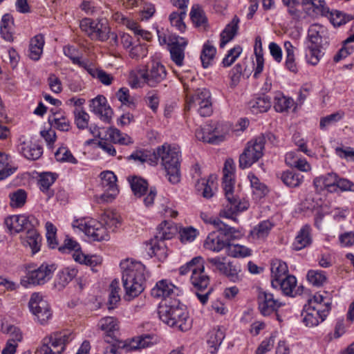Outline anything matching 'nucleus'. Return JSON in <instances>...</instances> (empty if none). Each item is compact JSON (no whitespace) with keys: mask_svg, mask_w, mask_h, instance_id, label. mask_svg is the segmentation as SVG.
<instances>
[{"mask_svg":"<svg viewBox=\"0 0 354 354\" xmlns=\"http://www.w3.org/2000/svg\"><path fill=\"white\" fill-rule=\"evenodd\" d=\"M281 179L288 187H296L301 185L304 176L293 171H286L282 173Z\"/></svg>","mask_w":354,"mask_h":354,"instance_id":"nucleus-52","label":"nucleus"},{"mask_svg":"<svg viewBox=\"0 0 354 354\" xmlns=\"http://www.w3.org/2000/svg\"><path fill=\"white\" fill-rule=\"evenodd\" d=\"M228 241L225 239L223 235L217 232L209 233L203 243V248L205 250L218 253L227 248Z\"/></svg>","mask_w":354,"mask_h":354,"instance_id":"nucleus-26","label":"nucleus"},{"mask_svg":"<svg viewBox=\"0 0 354 354\" xmlns=\"http://www.w3.org/2000/svg\"><path fill=\"white\" fill-rule=\"evenodd\" d=\"M271 283L272 286L279 280L288 274V268L286 262L280 259H274L271 263Z\"/></svg>","mask_w":354,"mask_h":354,"instance_id":"nucleus-33","label":"nucleus"},{"mask_svg":"<svg viewBox=\"0 0 354 354\" xmlns=\"http://www.w3.org/2000/svg\"><path fill=\"white\" fill-rule=\"evenodd\" d=\"M176 290V286L169 280L162 279L156 283L151 294L155 298L166 299L174 295Z\"/></svg>","mask_w":354,"mask_h":354,"instance_id":"nucleus-27","label":"nucleus"},{"mask_svg":"<svg viewBox=\"0 0 354 354\" xmlns=\"http://www.w3.org/2000/svg\"><path fill=\"white\" fill-rule=\"evenodd\" d=\"M278 286L280 287L282 292L286 296L295 297L303 292V286H297V279L292 274H288L279 280L273 287L277 288Z\"/></svg>","mask_w":354,"mask_h":354,"instance_id":"nucleus-24","label":"nucleus"},{"mask_svg":"<svg viewBox=\"0 0 354 354\" xmlns=\"http://www.w3.org/2000/svg\"><path fill=\"white\" fill-rule=\"evenodd\" d=\"M73 339V336L69 332L55 333L43 339L35 354H61Z\"/></svg>","mask_w":354,"mask_h":354,"instance_id":"nucleus-8","label":"nucleus"},{"mask_svg":"<svg viewBox=\"0 0 354 354\" xmlns=\"http://www.w3.org/2000/svg\"><path fill=\"white\" fill-rule=\"evenodd\" d=\"M80 27L92 40L105 41L109 39L108 26L102 20L84 18L80 21Z\"/></svg>","mask_w":354,"mask_h":354,"instance_id":"nucleus-11","label":"nucleus"},{"mask_svg":"<svg viewBox=\"0 0 354 354\" xmlns=\"http://www.w3.org/2000/svg\"><path fill=\"white\" fill-rule=\"evenodd\" d=\"M225 337V328L221 326L213 328L208 333L207 344L214 348L215 352L218 350Z\"/></svg>","mask_w":354,"mask_h":354,"instance_id":"nucleus-39","label":"nucleus"},{"mask_svg":"<svg viewBox=\"0 0 354 354\" xmlns=\"http://www.w3.org/2000/svg\"><path fill=\"white\" fill-rule=\"evenodd\" d=\"M142 7L140 10V17L141 20L147 21L151 19L156 12L155 5L147 0H145L141 3Z\"/></svg>","mask_w":354,"mask_h":354,"instance_id":"nucleus-64","label":"nucleus"},{"mask_svg":"<svg viewBox=\"0 0 354 354\" xmlns=\"http://www.w3.org/2000/svg\"><path fill=\"white\" fill-rule=\"evenodd\" d=\"M187 110L194 109L202 117H208L212 112V104L211 93L206 88H198L195 93L189 96L187 95L186 106Z\"/></svg>","mask_w":354,"mask_h":354,"instance_id":"nucleus-9","label":"nucleus"},{"mask_svg":"<svg viewBox=\"0 0 354 354\" xmlns=\"http://www.w3.org/2000/svg\"><path fill=\"white\" fill-rule=\"evenodd\" d=\"M159 205L160 212L165 217L175 218L178 216V212L174 209V204L168 198H161Z\"/></svg>","mask_w":354,"mask_h":354,"instance_id":"nucleus-60","label":"nucleus"},{"mask_svg":"<svg viewBox=\"0 0 354 354\" xmlns=\"http://www.w3.org/2000/svg\"><path fill=\"white\" fill-rule=\"evenodd\" d=\"M295 104L292 97L285 95L281 91H276L273 97V107L278 113L288 112Z\"/></svg>","mask_w":354,"mask_h":354,"instance_id":"nucleus-32","label":"nucleus"},{"mask_svg":"<svg viewBox=\"0 0 354 354\" xmlns=\"http://www.w3.org/2000/svg\"><path fill=\"white\" fill-rule=\"evenodd\" d=\"M158 315L162 322L178 330L187 331L192 327V321L187 308L178 301L161 304Z\"/></svg>","mask_w":354,"mask_h":354,"instance_id":"nucleus-2","label":"nucleus"},{"mask_svg":"<svg viewBox=\"0 0 354 354\" xmlns=\"http://www.w3.org/2000/svg\"><path fill=\"white\" fill-rule=\"evenodd\" d=\"M192 22L196 26H201L206 24L207 18L203 9L198 5L193 6L190 12Z\"/></svg>","mask_w":354,"mask_h":354,"instance_id":"nucleus-59","label":"nucleus"},{"mask_svg":"<svg viewBox=\"0 0 354 354\" xmlns=\"http://www.w3.org/2000/svg\"><path fill=\"white\" fill-rule=\"evenodd\" d=\"M103 354H120L119 350L127 346L126 343L119 339L110 342H103Z\"/></svg>","mask_w":354,"mask_h":354,"instance_id":"nucleus-58","label":"nucleus"},{"mask_svg":"<svg viewBox=\"0 0 354 354\" xmlns=\"http://www.w3.org/2000/svg\"><path fill=\"white\" fill-rule=\"evenodd\" d=\"M139 75L150 87H156L166 79L167 73L165 66L158 61H151L145 70H140Z\"/></svg>","mask_w":354,"mask_h":354,"instance_id":"nucleus-13","label":"nucleus"},{"mask_svg":"<svg viewBox=\"0 0 354 354\" xmlns=\"http://www.w3.org/2000/svg\"><path fill=\"white\" fill-rule=\"evenodd\" d=\"M28 306L30 312L41 324H46L51 318L50 306L39 292H34L31 295Z\"/></svg>","mask_w":354,"mask_h":354,"instance_id":"nucleus-14","label":"nucleus"},{"mask_svg":"<svg viewBox=\"0 0 354 354\" xmlns=\"http://www.w3.org/2000/svg\"><path fill=\"white\" fill-rule=\"evenodd\" d=\"M310 243V227L307 225L300 230L296 236L292 247L294 250H301Z\"/></svg>","mask_w":354,"mask_h":354,"instance_id":"nucleus-44","label":"nucleus"},{"mask_svg":"<svg viewBox=\"0 0 354 354\" xmlns=\"http://www.w3.org/2000/svg\"><path fill=\"white\" fill-rule=\"evenodd\" d=\"M216 53V48L209 41L203 44L201 53V60L203 68H208L213 64Z\"/></svg>","mask_w":354,"mask_h":354,"instance_id":"nucleus-41","label":"nucleus"},{"mask_svg":"<svg viewBox=\"0 0 354 354\" xmlns=\"http://www.w3.org/2000/svg\"><path fill=\"white\" fill-rule=\"evenodd\" d=\"M148 254L152 257H156L159 261H164L168 255L167 246L164 240L154 239L147 245Z\"/></svg>","mask_w":354,"mask_h":354,"instance_id":"nucleus-28","label":"nucleus"},{"mask_svg":"<svg viewBox=\"0 0 354 354\" xmlns=\"http://www.w3.org/2000/svg\"><path fill=\"white\" fill-rule=\"evenodd\" d=\"M226 254L233 258H244L252 255V250L245 245L228 243Z\"/></svg>","mask_w":354,"mask_h":354,"instance_id":"nucleus-48","label":"nucleus"},{"mask_svg":"<svg viewBox=\"0 0 354 354\" xmlns=\"http://www.w3.org/2000/svg\"><path fill=\"white\" fill-rule=\"evenodd\" d=\"M193 270L190 277V283L195 291H203L209 284V277L205 272L204 259Z\"/></svg>","mask_w":354,"mask_h":354,"instance_id":"nucleus-22","label":"nucleus"},{"mask_svg":"<svg viewBox=\"0 0 354 354\" xmlns=\"http://www.w3.org/2000/svg\"><path fill=\"white\" fill-rule=\"evenodd\" d=\"M323 27L314 24L311 27V65H316L324 57L322 38Z\"/></svg>","mask_w":354,"mask_h":354,"instance_id":"nucleus-17","label":"nucleus"},{"mask_svg":"<svg viewBox=\"0 0 354 354\" xmlns=\"http://www.w3.org/2000/svg\"><path fill=\"white\" fill-rule=\"evenodd\" d=\"M55 156L56 160L59 162H66L72 164L77 163V160L66 147H59L55 152Z\"/></svg>","mask_w":354,"mask_h":354,"instance_id":"nucleus-63","label":"nucleus"},{"mask_svg":"<svg viewBox=\"0 0 354 354\" xmlns=\"http://www.w3.org/2000/svg\"><path fill=\"white\" fill-rule=\"evenodd\" d=\"M48 121L52 127L59 131H67L70 128L69 120L60 113H56L50 116Z\"/></svg>","mask_w":354,"mask_h":354,"instance_id":"nucleus-54","label":"nucleus"},{"mask_svg":"<svg viewBox=\"0 0 354 354\" xmlns=\"http://www.w3.org/2000/svg\"><path fill=\"white\" fill-rule=\"evenodd\" d=\"M311 10L316 17H327L329 14L325 0H311Z\"/></svg>","mask_w":354,"mask_h":354,"instance_id":"nucleus-61","label":"nucleus"},{"mask_svg":"<svg viewBox=\"0 0 354 354\" xmlns=\"http://www.w3.org/2000/svg\"><path fill=\"white\" fill-rule=\"evenodd\" d=\"M154 155L161 158L169 181L172 184L178 183L180 180L181 153L179 147L164 144L157 149Z\"/></svg>","mask_w":354,"mask_h":354,"instance_id":"nucleus-3","label":"nucleus"},{"mask_svg":"<svg viewBox=\"0 0 354 354\" xmlns=\"http://www.w3.org/2000/svg\"><path fill=\"white\" fill-rule=\"evenodd\" d=\"M157 230V238L165 241L172 239L178 232V227L174 222L164 221L158 225Z\"/></svg>","mask_w":354,"mask_h":354,"instance_id":"nucleus-38","label":"nucleus"},{"mask_svg":"<svg viewBox=\"0 0 354 354\" xmlns=\"http://www.w3.org/2000/svg\"><path fill=\"white\" fill-rule=\"evenodd\" d=\"M225 257H215L207 259V262L221 274L226 276L230 281L237 282L239 277L240 268L232 262L226 263Z\"/></svg>","mask_w":354,"mask_h":354,"instance_id":"nucleus-15","label":"nucleus"},{"mask_svg":"<svg viewBox=\"0 0 354 354\" xmlns=\"http://www.w3.org/2000/svg\"><path fill=\"white\" fill-rule=\"evenodd\" d=\"M101 185L104 191H113L112 195H117L118 189L117 187V177L113 171H105L100 174Z\"/></svg>","mask_w":354,"mask_h":354,"instance_id":"nucleus-40","label":"nucleus"},{"mask_svg":"<svg viewBox=\"0 0 354 354\" xmlns=\"http://www.w3.org/2000/svg\"><path fill=\"white\" fill-rule=\"evenodd\" d=\"M240 19L237 16H234L232 21L225 26L221 32L220 47L224 48L225 46L232 41L237 33L239 30V24Z\"/></svg>","mask_w":354,"mask_h":354,"instance_id":"nucleus-31","label":"nucleus"},{"mask_svg":"<svg viewBox=\"0 0 354 354\" xmlns=\"http://www.w3.org/2000/svg\"><path fill=\"white\" fill-rule=\"evenodd\" d=\"M85 70L90 74L93 77L97 79L102 84L106 86L111 84L113 77L105 72L104 71L97 68L90 63L88 64Z\"/></svg>","mask_w":354,"mask_h":354,"instance_id":"nucleus-43","label":"nucleus"},{"mask_svg":"<svg viewBox=\"0 0 354 354\" xmlns=\"http://www.w3.org/2000/svg\"><path fill=\"white\" fill-rule=\"evenodd\" d=\"M77 274V270L74 268H65L59 270L56 276L55 286L58 290L65 288Z\"/></svg>","mask_w":354,"mask_h":354,"instance_id":"nucleus-34","label":"nucleus"},{"mask_svg":"<svg viewBox=\"0 0 354 354\" xmlns=\"http://www.w3.org/2000/svg\"><path fill=\"white\" fill-rule=\"evenodd\" d=\"M102 223L106 227L107 230L110 229L114 231L120 224L119 216L117 212L107 209L101 216Z\"/></svg>","mask_w":354,"mask_h":354,"instance_id":"nucleus-53","label":"nucleus"},{"mask_svg":"<svg viewBox=\"0 0 354 354\" xmlns=\"http://www.w3.org/2000/svg\"><path fill=\"white\" fill-rule=\"evenodd\" d=\"M89 106L90 111L99 116L102 121L107 123L111 122L113 111L104 96L99 95L92 99Z\"/></svg>","mask_w":354,"mask_h":354,"instance_id":"nucleus-20","label":"nucleus"},{"mask_svg":"<svg viewBox=\"0 0 354 354\" xmlns=\"http://www.w3.org/2000/svg\"><path fill=\"white\" fill-rule=\"evenodd\" d=\"M314 302L317 306H311V326H317L319 322H323L326 317L329 310L330 305L328 302L324 301V298L322 295H315L311 298V303Z\"/></svg>","mask_w":354,"mask_h":354,"instance_id":"nucleus-19","label":"nucleus"},{"mask_svg":"<svg viewBox=\"0 0 354 354\" xmlns=\"http://www.w3.org/2000/svg\"><path fill=\"white\" fill-rule=\"evenodd\" d=\"M21 240L24 246L30 248L33 254L40 250L41 236L35 230H29L21 235Z\"/></svg>","mask_w":354,"mask_h":354,"instance_id":"nucleus-29","label":"nucleus"},{"mask_svg":"<svg viewBox=\"0 0 354 354\" xmlns=\"http://www.w3.org/2000/svg\"><path fill=\"white\" fill-rule=\"evenodd\" d=\"M18 151L28 160H37L43 153L42 147L32 142H22L18 146Z\"/></svg>","mask_w":354,"mask_h":354,"instance_id":"nucleus-30","label":"nucleus"},{"mask_svg":"<svg viewBox=\"0 0 354 354\" xmlns=\"http://www.w3.org/2000/svg\"><path fill=\"white\" fill-rule=\"evenodd\" d=\"M187 15V10H181L174 11L169 15V21L172 27L180 32H184L186 29V25L184 19Z\"/></svg>","mask_w":354,"mask_h":354,"instance_id":"nucleus-49","label":"nucleus"},{"mask_svg":"<svg viewBox=\"0 0 354 354\" xmlns=\"http://www.w3.org/2000/svg\"><path fill=\"white\" fill-rule=\"evenodd\" d=\"M336 183L337 174L331 172L315 178L313 181V185L317 193H322L326 191L333 193L336 192Z\"/></svg>","mask_w":354,"mask_h":354,"instance_id":"nucleus-23","label":"nucleus"},{"mask_svg":"<svg viewBox=\"0 0 354 354\" xmlns=\"http://www.w3.org/2000/svg\"><path fill=\"white\" fill-rule=\"evenodd\" d=\"M274 224L269 220L262 221L250 232L249 239L254 243L263 242L270 233Z\"/></svg>","mask_w":354,"mask_h":354,"instance_id":"nucleus-25","label":"nucleus"},{"mask_svg":"<svg viewBox=\"0 0 354 354\" xmlns=\"http://www.w3.org/2000/svg\"><path fill=\"white\" fill-rule=\"evenodd\" d=\"M97 328L102 333L103 342H112L118 339L117 333L119 331V322L114 317H104L97 323Z\"/></svg>","mask_w":354,"mask_h":354,"instance_id":"nucleus-16","label":"nucleus"},{"mask_svg":"<svg viewBox=\"0 0 354 354\" xmlns=\"http://www.w3.org/2000/svg\"><path fill=\"white\" fill-rule=\"evenodd\" d=\"M170 41L169 50L171 60L178 66L183 65L185 49L187 40L182 37H172Z\"/></svg>","mask_w":354,"mask_h":354,"instance_id":"nucleus-21","label":"nucleus"},{"mask_svg":"<svg viewBox=\"0 0 354 354\" xmlns=\"http://www.w3.org/2000/svg\"><path fill=\"white\" fill-rule=\"evenodd\" d=\"M248 179L250 183L252 193L257 198H261L268 193L266 185L261 183L260 180L252 172L248 175Z\"/></svg>","mask_w":354,"mask_h":354,"instance_id":"nucleus-45","label":"nucleus"},{"mask_svg":"<svg viewBox=\"0 0 354 354\" xmlns=\"http://www.w3.org/2000/svg\"><path fill=\"white\" fill-rule=\"evenodd\" d=\"M45 44L44 37L39 34L33 37L30 41L29 57L34 61H38L43 53Z\"/></svg>","mask_w":354,"mask_h":354,"instance_id":"nucleus-36","label":"nucleus"},{"mask_svg":"<svg viewBox=\"0 0 354 354\" xmlns=\"http://www.w3.org/2000/svg\"><path fill=\"white\" fill-rule=\"evenodd\" d=\"M271 104L270 98L267 95H263L250 102V109L255 114L264 113L270 109Z\"/></svg>","mask_w":354,"mask_h":354,"instance_id":"nucleus-50","label":"nucleus"},{"mask_svg":"<svg viewBox=\"0 0 354 354\" xmlns=\"http://www.w3.org/2000/svg\"><path fill=\"white\" fill-rule=\"evenodd\" d=\"M62 253H69L72 255L73 260L80 263L93 268L100 265L102 262V257L97 254H86L82 250L80 243L74 239L66 236L63 245L59 248Z\"/></svg>","mask_w":354,"mask_h":354,"instance_id":"nucleus-6","label":"nucleus"},{"mask_svg":"<svg viewBox=\"0 0 354 354\" xmlns=\"http://www.w3.org/2000/svg\"><path fill=\"white\" fill-rule=\"evenodd\" d=\"M243 48L241 46L236 45L227 51V55L223 59L222 64L225 67L232 65L242 53Z\"/></svg>","mask_w":354,"mask_h":354,"instance_id":"nucleus-62","label":"nucleus"},{"mask_svg":"<svg viewBox=\"0 0 354 354\" xmlns=\"http://www.w3.org/2000/svg\"><path fill=\"white\" fill-rule=\"evenodd\" d=\"M63 51L64 54L71 60L73 64L77 65L78 66L85 69L89 64L86 60H83L81 59L78 55L77 50L74 46H64Z\"/></svg>","mask_w":354,"mask_h":354,"instance_id":"nucleus-55","label":"nucleus"},{"mask_svg":"<svg viewBox=\"0 0 354 354\" xmlns=\"http://www.w3.org/2000/svg\"><path fill=\"white\" fill-rule=\"evenodd\" d=\"M14 19L11 15L5 14L1 20L0 33L3 39L7 41H13Z\"/></svg>","mask_w":354,"mask_h":354,"instance_id":"nucleus-37","label":"nucleus"},{"mask_svg":"<svg viewBox=\"0 0 354 354\" xmlns=\"http://www.w3.org/2000/svg\"><path fill=\"white\" fill-rule=\"evenodd\" d=\"M234 178H223V187L227 204L220 212V216L227 218H233V215L243 212L249 207V203L245 198H240L234 194Z\"/></svg>","mask_w":354,"mask_h":354,"instance_id":"nucleus-4","label":"nucleus"},{"mask_svg":"<svg viewBox=\"0 0 354 354\" xmlns=\"http://www.w3.org/2000/svg\"><path fill=\"white\" fill-rule=\"evenodd\" d=\"M73 229L82 232L93 241H104L109 239L107 228L102 222L91 218H80L72 223Z\"/></svg>","mask_w":354,"mask_h":354,"instance_id":"nucleus-7","label":"nucleus"},{"mask_svg":"<svg viewBox=\"0 0 354 354\" xmlns=\"http://www.w3.org/2000/svg\"><path fill=\"white\" fill-rule=\"evenodd\" d=\"M128 180L136 196L140 198L147 194L148 183L145 179L138 176H131L128 178Z\"/></svg>","mask_w":354,"mask_h":354,"instance_id":"nucleus-46","label":"nucleus"},{"mask_svg":"<svg viewBox=\"0 0 354 354\" xmlns=\"http://www.w3.org/2000/svg\"><path fill=\"white\" fill-rule=\"evenodd\" d=\"M10 206L12 208H21L26 203L27 193L23 189H18L9 194Z\"/></svg>","mask_w":354,"mask_h":354,"instance_id":"nucleus-51","label":"nucleus"},{"mask_svg":"<svg viewBox=\"0 0 354 354\" xmlns=\"http://www.w3.org/2000/svg\"><path fill=\"white\" fill-rule=\"evenodd\" d=\"M55 268L53 265L42 263L33 270H28L26 275L21 279V284L26 288L31 286L44 285L53 277Z\"/></svg>","mask_w":354,"mask_h":354,"instance_id":"nucleus-10","label":"nucleus"},{"mask_svg":"<svg viewBox=\"0 0 354 354\" xmlns=\"http://www.w3.org/2000/svg\"><path fill=\"white\" fill-rule=\"evenodd\" d=\"M35 220L33 216L12 215L5 218L4 223L10 234H16L30 226H33L32 222Z\"/></svg>","mask_w":354,"mask_h":354,"instance_id":"nucleus-18","label":"nucleus"},{"mask_svg":"<svg viewBox=\"0 0 354 354\" xmlns=\"http://www.w3.org/2000/svg\"><path fill=\"white\" fill-rule=\"evenodd\" d=\"M196 189L204 198H209L214 195L216 184L212 180L201 178L197 180Z\"/></svg>","mask_w":354,"mask_h":354,"instance_id":"nucleus-47","label":"nucleus"},{"mask_svg":"<svg viewBox=\"0 0 354 354\" xmlns=\"http://www.w3.org/2000/svg\"><path fill=\"white\" fill-rule=\"evenodd\" d=\"M106 136L115 144L129 145L133 142L132 138L126 133H122L116 128H109Z\"/></svg>","mask_w":354,"mask_h":354,"instance_id":"nucleus-42","label":"nucleus"},{"mask_svg":"<svg viewBox=\"0 0 354 354\" xmlns=\"http://www.w3.org/2000/svg\"><path fill=\"white\" fill-rule=\"evenodd\" d=\"M57 178L55 173L42 172L39 174L38 186L39 189L43 192H47L50 186L55 183Z\"/></svg>","mask_w":354,"mask_h":354,"instance_id":"nucleus-56","label":"nucleus"},{"mask_svg":"<svg viewBox=\"0 0 354 354\" xmlns=\"http://www.w3.org/2000/svg\"><path fill=\"white\" fill-rule=\"evenodd\" d=\"M271 133L260 135L247 142L243 151L239 156V167L246 169L257 162L263 155L266 138L270 139Z\"/></svg>","mask_w":354,"mask_h":354,"instance_id":"nucleus-5","label":"nucleus"},{"mask_svg":"<svg viewBox=\"0 0 354 354\" xmlns=\"http://www.w3.org/2000/svg\"><path fill=\"white\" fill-rule=\"evenodd\" d=\"M180 241L183 243L193 242L198 236L199 232L197 229L192 227H181L178 229Z\"/></svg>","mask_w":354,"mask_h":354,"instance_id":"nucleus-57","label":"nucleus"},{"mask_svg":"<svg viewBox=\"0 0 354 354\" xmlns=\"http://www.w3.org/2000/svg\"><path fill=\"white\" fill-rule=\"evenodd\" d=\"M120 266L125 297L127 299H131L144 290V283L149 277V272L140 261L132 259L122 261Z\"/></svg>","mask_w":354,"mask_h":354,"instance_id":"nucleus-1","label":"nucleus"},{"mask_svg":"<svg viewBox=\"0 0 354 354\" xmlns=\"http://www.w3.org/2000/svg\"><path fill=\"white\" fill-rule=\"evenodd\" d=\"M257 302L258 310L264 317L277 313L281 307L285 306V303L275 298L272 293L262 288L257 289Z\"/></svg>","mask_w":354,"mask_h":354,"instance_id":"nucleus-12","label":"nucleus"},{"mask_svg":"<svg viewBox=\"0 0 354 354\" xmlns=\"http://www.w3.org/2000/svg\"><path fill=\"white\" fill-rule=\"evenodd\" d=\"M231 131V125L227 122H218L212 125L211 144H218L224 141Z\"/></svg>","mask_w":354,"mask_h":354,"instance_id":"nucleus-35","label":"nucleus"}]
</instances>
